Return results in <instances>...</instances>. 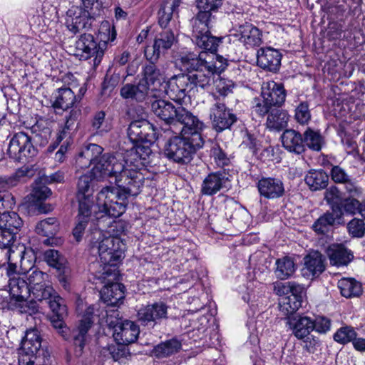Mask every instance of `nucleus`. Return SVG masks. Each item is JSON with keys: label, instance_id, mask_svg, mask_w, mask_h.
Segmentation results:
<instances>
[{"label": "nucleus", "instance_id": "nucleus-1", "mask_svg": "<svg viewBox=\"0 0 365 365\" xmlns=\"http://www.w3.org/2000/svg\"><path fill=\"white\" fill-rule=\"evenodd\" d=\"M150 153L148 148L137 145L127 152L126 159L103 157L93 170V175L99 180L114 178L117 188L106 186L98 193L96 203L100 212L115 218L125 212L128 197L140 192L144 180L140 172L142 160H145Z\"/></svg>", "mask_w": 365, "mask_h": 365}, {"label": "nucleus", "instance_id": "nucleus-2", "mask_svg": "<svg viewBox=\"0 0 365 365\" xmlns=\"http://www.w3.org/2000/svg\"><path fill=\"white\" fill-rule=\"evenodd\" d=\"M180 62L187 73L174 75L166 82L165 91L169 98L181 102L186 96L205 89L214 81L215 74L225 71L227 61L220 55L187 53L180 56Z\"/></svg>", "mask_w": 365, "mask_h": 365}, {"label": "nucleus", "instance_id": "nucleus-3", "mask_svg": "<svg viewBox=\"0 0 365 365\" xmlns=\"http://www.w3.org/2000/svg\"><path fill=\"white\" fill-rule=\"evenodd\" d=\"M91 252L98 255L102 272L99 271V278L106 279L111 273V267L115 266L124 256L125 245L117 237L106 236L101 229L93 232L90 240Z\"/></svg>", "mask_w": 365, "mask_h": 365}, {"label": "nucleus", "instance_id": "nucleus-4", "mask_svg": "<svg viewBox=\"0 0 365 365\" xmlns=\"http://www.w3.org/2000/svg\"><path fill=\"white\" fill-rule=\"evenodd\" d=\"M98 36L100 38L98 43L94 40L93 36L88 34H82L76 42V55L84 60L94 57L95 66L101 63L104 51L107 48V43L115 39L116 33L114 27H111L108 21L103 22Z\"/></svg>", "mask_w": 365, "mask_h": 365}, {"label": "nucleus", "instance_id": "nucleus-5", "mask_svg": "<svg viewBox=\"0 0 365 365\" xmlns=\"http://www.w3.org/2000/svg\"><path fill=\"white\" fill-rule=\"evenodd\" d=\"M203 145H196V141L186 136H175L165 146L164 153L170 160L179 164H187L192 158L197 148Z\"/></svg>", "mask_w": 365, "mask_h": 365}, {"label": "nucleus", "instance_id": "nucleus-6", "mask_svg": "<svg viewBox=\"0 0 365 365\" xmlns=\"http://www.w3.org/2000/svg\"><path fill=\"white\" fill-rule=\"evenodd\" d=\"M10 294L19 302L18 307L20 312L28 313L30 315L37 312L36 303L32 300L28 301L31 297V289L26 278L24 276L12 277L9 280Z\"/></svg>", "mask_w": 365, "mask_h": 365}, {"label": "nucleus", "instance_id": "nucleus-7", "mask_svg": "<svg viewBox=\"0 0 365 365\" xmlns=\"http://www.w3.org/2000/svg\"><path fill=\"white\" fill-rule=\"evenodd\" d=\"M26 248L24 245H18L15 249L6 251L5 256L7 258L8 265L6 268V275L9 279L12 277L24 276L30 272L33 264L24 257Z\"/></svg>", "mask_w": 365, "mask_h": 365}, {"label": "nucleus", "instance_id": "nucleus-8", "mask_svg": "<svg viewBox=\"0 0 365 365\" xmlns=\"http://www.w3.org/2000/svg\"><path fill=\"white\" fill-rule=\"evenodd\" d=\"M178 112L180 113L176 119V123H179L182 125L180 128L181 135L194 140L196 141V145H203L201 132L204 128V123L183 107H180Z\"/></svg>", "mask_w": 365, "mask_h": 365}, {"label": "nucleus", "instance_id": "nucleus-9", "mask_svg": "<svg viewBox=\"0 0 365 365\" xmlns=\"http://www.w3.org/2000/svg\"><path fill=\"white\" fill-rule=\"evenodd\" d=\"M7 154L16 161L24 158H31L36 154V150L31 141V137L24 132L16 133L10 140Z\"/></svg>", "mask_w": 365, "mask_h": 365}, {"label": "nucleus", "instance_id": "nucleus-10", "mask_svg": "<svg viewBox=\"0 0 365 365\" xmlns=\"http://www.w3.org/2000/svg\"><path fill=\"white\" fill-rule=\"evenodd\" d=\"M168 306L163 302H157L141 307L137 312L138 321L143 326L153 327L168 317Z\"/></svg>", "mask_w": 365, "mask_h": 365}, {"label": "nucleus", "instance_id": "nucleus-11", "mask_svg": "<svg viewBox=\"0 0 365 365\" xmlns=\"http://www.w3.org/2000/svg\"><path fill=\"white\" fill-rule=\"evenodd\" d=\"M210 118L213 128L217 132L230 128L237 120V117L232 110L225 103L218 101L211 107Z\"/></svg>", "mask_w": 365, "mask_h": 365}, {"label": "nucleus", "instance_id": "nucleus-12", "mask_svg": "<svg viewBox=\"0 0 365 365\" xmlns=\"http://www.w3.org/2000/svg\"><path fill=\"white\" fill-rule=\"evenodd\" d=\"M175 41V36L170 29L163 30L155 38L153 46L145 50V56L150 61H156L162 54H165Z\"/></svg>", "mask_w": 365, "mask_h": 365}, {"label": "nucleus", "instance_id": "nucleus-13", "mask_svg": "<svg viewBox=\"0 0 365 365\" xmlns=\"http://www.w3.org/2000/svg\"><path fill=\"white\" fill-rule=\"evenodd\" d=\"M66 26L73 34L80 32L83 29L89 28L92 14L78 6H72L66 13Z\"/></svg>", "mask_w": 365, "mask_h": 365}, {"label": "nucleus", "instance_id": "nucleus-14", "mask_svg": "<svg viewBox=\"0 0 365 365\" xmlns=\"http://www.w3.org/2000/svg\"><path fill=\"white\" fill-rule=\"evenodd\" d=\"M103 148L101 146L97 144H89L83 148L79 153L76 162L81 168L88 167L89 165L93 164V168L91 170V174L93 175V170L96 168L103 157L108 155L111 157L117 156L118 158H124L120 153H106L103 155Z\"/></svg>", "mask_w": 365, "mask_h": 365}, {"label": "nucleus", "instance_id": "nucleus-15", "mask_svg": "<svg viewBox=\"0 0 365 365\" xmlns=\"http://www.w3.org/2000/svg\"><path fill=\"white\" fill-rule=\"evenodd\" d=\"M229 185L230 180L225 172H213L203 180L200 192L204 195L212 196L222 189H227Z\"/></svg>", "mask_w": 365, "mask_h": 365}, {"label": "nucleus", "instance_id": "nucleus-16", "mask_svg": "<svg viewBox=\"0 0 365 365\" xmlns=\"http://www.w3.org/2000/svg\"><path fill=\"white\" fill-rule=\"evenodd\" d=\"M113 338L118 344L128 345L135 342L140 334L138 325L132 321L125 320L113 327Z\"/></svg>", "mask_w": 365, "mask_h": 365}, {"label": "nucleus", "instance_id": "nucleus-17", "mask_svg": "<svg viewBox=\"0 0 365 365\" xmlns=\"http://www.w3.org/2000/svg\"><path fill=\"white\" fill-rule=\"evenodd\" d=\"M235 36L246 47L259 46L262 43L261 31L252 24L246 22L239 26Z\"/></svg>", "mask_w": 365, "mask_h": 365}, {"label": "nucleus", "instance_id": "nucleus-18", "mask_svg": "<svg viewBox=\"0 0 365 365\" xmlns=\"http://www.w3.org/2000/svg\"><path fill=\"white\" fill-rule=\"evenodd\" d=\"M343 213L339 205H333L331 210L327 211L313 224V230L319 234H324L331 227L341 222Z\"/></svg>", "mask_w": 365, "mask_h": 365}, {"label": "nucleus", "instance_id": "nucleus-19", "mask_svg": "<svg viewBox=\"0 0 365 365\" xmlns=\"http://www.w3.org/2000/svg\"><path fill=\"white\" fill-rule=\"evenodd\" d=\"M180 107L175 106L170 101L158 99L151 104V109L154 115L168 125H175Z\"/></svg>", "mask_w": 365, "mask_h": 365}, {"label": "nucleus", "instance_id": "nucleus-20", "mask_svg": "<svg viewBox=\"0 0 365 365\" xmlns=\"http://www.w3.org/2000/svg\"><path fill=\"white\" fill-rule=\"evenodd\" d=\"M154 135L153 125L145 119L131 122L128 128V135L133 142L150 141Z\"/></svg>", "mask_w": 365, "mask_h": 365}, {"label": "nucleus", "instance_id": "nucleus-21", "mask_svg": "<svg viewBox=\"0 0 365 365\" xmlns=\"http://www.w3.org/2000/svg\"><path fill=\"white\" fill-rule=\"evenodd\" d=\"M261 93L274 108L281 107L285 101L286 91L284 86L273 81L262 83Z\"/></svg>", "mask_w": 365, "mask_h": 365}, {"label": "nucleus", "instance_id": "nucleus-22", "mask_svg": "<svg viewBox=\"0 0 365 365\" xmlns=\"http://www.w3.org/2000/svg\"><path fill=\"white\" fill-rule=\"evenodd\" d=\"M304 297V287H295L291 294L280 299L279 302L280 311L286 316L292 314L302 306Z\"/></svg>", "mask_w": 365, "mask_h": 365}, {"label": "nucleus", "instance_id": "nucleus-23", "mask_svg": "<svg viewBox=\"0 0 365 365\" xmlns=\"http://www.w3.org/2000/svg\"><path fill=\"white\" fill-rule=\"evenodd\" d=\"M260 195L267 199H276L284 193V184L281 180L274 178H262L257 182Z\"/></svg>", "mask_w": 365, "mask_h": 365}, {"label": "nucleus", "instance_id": "nucleus-24", "mask_svg": "<svg viewBox=\"0 0 365 365\" xmlns=\"http://www.w3.org/2000/svg\"><path fill=\"white\" fill-rule=\"evenodd\" d=\"M41 347V338L39 331L36 329H29L26 331L25 336L21 341L19 356L33 359Z\"/></svg>", "mask_w": 365, "mask_h": 365}, {"label": "nucleus", "instance_id": "nucleus-25", "mask_svg": "<svg viewBox=\"0 0 365 365\" xmlns=\"http://www.w3.org/2000/svg\"><path fill=\"white\" fill-rule=\"evenodd\" d=\"M257 64L269 71L276 72L280 66L282 55L272 48H262L257 51Z\"/></svg>", "mask_w": 365, "mask_h": 365}, {"label": "nucleus", "instance_id": "nucleus-26", "mask_svg": "<svg viewBox=\"0 0 365 365\" xmlns=\"http://www.w3.org/2000/svg\"><path fill=\"white\" fill-rule=\"evenodd\" d=\"M287 324L299 339L307 337L314 330V320L307 316H296L287 319Z\"/></svg>", "mask_w": 365, "mask_h": 365}, {"label": "nucleus", "instance_id": "nucleus-27", "mask_svg": "<svg viewBox=\"0 0 365 365\" xmlns=\"http://www.w3.org/2000/svg\"><path fill=\"white\" fill-rule=\"evenodd\" d=\"M124 288L120 283H108L101 289V297L108 306L118 307L124 299Z\"/></svg>", "mask_w": 365, "mask_h": 365}, {"label": "nucleus", "instance_id": "nucleus-28", "mask_svg": "<svg viewBox=\"0 0 365 365\" xmlns=\"http://www.w3.org/2000/svg\"><path fill=\"white\" fill-rule=\"evenodd\" d=\"M327 253L330 264L336 267L346 266L354 257L351 251L341 244L330 245Z\"/></svg>", "mask_w": 365, "mask_h": 365}, {"label": "nucleus", "instance_id": "nucleus-29", "mask_svg": "<svg viewBox=\"0 0 365 365\" xmlns=\"http://www.w3.org/2000/svg\"><path fill=\"white\" fill-rule=\"evenodd\" d=\"M153 62L150 61L144 67L143 78L140 81V83L145 84L148 93L151 86H153L152 90H157L165 79V72L158 68Z\"/></svg>", "mask_w": 365, "mask_h": 365}, {"label": "nucleus", "instance_id": "nucleus-30", "mask_svg": "<svg viewBox=\"0 0 365 365\" xmlns=\"http://www.w3.org/2000/svg\"><path fill=\"white\" fill-rule=\"evenodd\" d=\"M281 138L283 147L289 152L299 155L305 151L302 135L295 130H285Z\"/></svg>", "mask_w": 365, "mask_h": 365}, {"label": "nucleus", "instance_id": "nucleus-31", "mask_svg": "<svg viewBox=\"0 0 365 365\" xmlns=\"http://www.w3.org/2000/svg\"><path fill=\"white\" fill-rule=\"evenodd\" d=\"M93 311V308L88 307L86 316L81 320L78 327L73 331V344L76 347L79 348V351H81L84 347L86 334L93 324L91 319Z\"/></svg>", "mask_w": 365, "mask_h": 365}, {"label": "nucleus", "instance_id": "nucleus-32", "mask_svg": "<svg viewBox=\"0 0 365 365\" xmlns=\"http://www.w3.org/2000/svg\"><path fill=\"white\" fill-rule=\"evenodd\" d=\"M325 269L323 256L319 252L310 253L304 258V274L308 277H318Z\"/></svg>", "mask_w": 365, "mask_h": 365}, {"label": "nucleus", "instance_id": "nucleus-33", "mask_svg": "<svg viewBox=\"0 0 365 365\" xmlns=\"http://www.w3.org/2000/svg\"><path fill=\"white\" fill-rule=\"evenodd\" d=\"M289 118L286 110L275 107L267 115L265 125L269 130L280 131L287 126Z\"/></svg>", "mask_w": 365, "mask_h": 365}, {"label": "nucleus", "instance_id": "nucleus-34", "mask_svg": "<svg viewBox=\"0 0 365 365\" xmlns=\"http://www.w3.org/2000/svg\"><path fill=\"white\" fill-rule=\"evenodd\" d=\"M211 21L212 14H207L205 12L197 13L196 16L191 20L194 40L210 34Z\"/></svg>", "mask_w": 365, "mask_h": 365}, {"label": "nucleus", "instance_id": "nucleus-35", "mask_svg": "<svg viewBox=\"0 0 365 365\" xmlns=\"http://www.w3.org/2000/svg\"><path fill=\"white\" fill-rule=\"evenodd\" d=\"M182 0H163L162 6L158 11V24L161 28L166 29Z\"/></svg>", "mask_w": 365, "mask_h": 365}, {"label": "nucleus", "instance_id": "nucleus-36", "mask_svg": "<svg viewBox=\"0 0 365 365\" xmlns=\"http://www.w3.org/2000/svg\"><path fill=\"white\" fill-rule=\"evenodd\" d=\"M148 94L145 84L140 82L136 86L125 84L120 89V95L123 98L135 100L138 102L145 101Z\"/></svg>", "mask_w": 365, "mask_h": 365}, {"label": "nucleus", "instance_id": "nucleus-37", "mask_svg": "<svg viewBox=\"0 0 365 365\" xmlns=\"http://www.w3.org/2000/svg\"><path fill=\"white\" fill-rule=\"evenodd\" d=\"M274 274L280 280L289 278L295 272L296 267L293 259L289 257L277 259L275 262Z\"/></svg>", "mask_w": 365, "mask_h": 365}, {"label": "nucleus", "instance_id": "nucleus-38", "mask_svg": "<svg viewBox=\"0 0 365 365\" xmlns=\"http://www.w3.org/2000/svg\"><path fill=\"white\" fill-rule=\"evenodd\" d=\"M75 99V94L71 88H61L57 91L52 106L54 108L67 110L73 105Z\"/></svg>", "mask_w": 365, "mask_h": 365}, {"label": "nucleus", "instance_id": "nucleus-39", "mask_svg": "<svg viewBox=\"0 0 365 365\" xmlns=\"http://www.w3.org/2000/svg\"><path fill=\"white\" fill-rule=\"evenodd\" d=\"M307 185L312 190L325 188L328 185L329 177L323 170H310L304 179Z\"/></svg>", "mask_w": 365, "mask_h": 365}, {"label": "nucleus", "instance_id": "nucleus-40", "mask_svg": "<svg viewBox=\"0 0 365 365\" xmlns=\"http://www.w3.org/2000/svg\"><path fill=\"white\" fill-rule=\"evenodd\" d=\"M342 296L346 298L359 297L362 293L361 284L352 278H343L338 282Z\"/></svg>", "mask_w": 365, "mask_h": 365}, {"label": "nucleus", "instance_id": "nucleus-41", "mask_svg": "<svg viewBox=\"0 0 365 365\" xmlns=\"http://www.w3.org/2000/svg\"><path fill=\"white\" fill-rule=\"evenodd\" d=\"M22 225V220L15 212H4L0 215V227L14 232V234H17Z\"/></svg>", "mask_w": 365, "mask_h": 365}, {"label": "nucleus", "instance_id": "nucleus-42", "mask_svg": "<svg viewBox=\"0 0 365 365\" xmlns=\"http://www.w3.org/2000/svg\"><path fill=\"white\" fill-rule=\"evenodd\" d=\"M33 175V170L29 167H23L16 171L14 175L8 178H0V188L6 190L15 187L23 180V178H30Z\"/></svg>", "mask_w": 365, "mask_h": 365}, {"label": "nucleus", "instance_id": "nucleus-43", "mask_svg": "<svg viewBox=\"0 0 365 365\" xmlns=\"http://www.w3.org/2000/svg\"><path fill=\"white\" fill-rule=\"evenodd\" d=\"M44 259L46 263L57 269L60 274H65L66 271V259L57 250H48L44 252Z\"/></svg>", "mask_w": 365, "mask_h": 365}, {"label": "nucleus", "instance_id": "nucleus-44", "mask_svg": "<svg viewBox=\"0 0 365 365\" xmlns=\"http://www.w3.org/2000/svg\"><path fill=\"white\" fill-rule=\"evenodd\" d=\"M303 136V141L305 144V147L307 146L309 149L314 151L321 150L324 142L319 131H316L308 128L304 131Z\"/></svg>", "mask_w": 365, "mask_h": 365}, {"label": "nucleus", "instance_id": "nucleus-45", "mask_svg": "<svg viewBox=\"0 0 365 365\" xmlns=\"http://www.w3.org/2000/svg\"><path fill=\"white\" fill-rule=\"evenodd\" d=\"M181 348L180 342L177 339H170L155 347V354L158 357L163 358L175 354Z\"/></svg>", "mask_w": 365, "mask_h": 365}, {"label": "nucleus", "instance_id": "nucleus-46", "mask_svg": "<svg viewBox=\"0 0 365 365\" xmlns=\"http://www.w3.org/2000/svg\"><path fill=\"white\" fill-rule=\"evenodd\" d=\"M196 45L206 51L215 53L217 51L220 43H222V38H217L209 34H205L194 40Z\"/></svg>", "mask_w": 365, "mask_h": 365}, {"label": "nucleus", "instance_id": "nucleus-47", "mask_svg": "<svg viewBox=\"0 0 365 365\" xmlns=\"http://www.w3.org/2000/svg\"><path fill=\"white\" fill-rule=\"evenodd\" d=\"M108 350L115 361L125 364L130 358V353L127 345L124 344H115L109 345Z\"/></svg>", "mask_w": 365, "mask_h": 365}, {"label": "nucleus", "instance_id": "nucleus-48", "mask_svg": "<svg viewBox=\"0 0 365 365\" xmlns=\"http://www.w3.org/2000/svg\"><path fill=\"white\" fill-rule=\"evenodd\" d=\"M58 224L56 218L48 217L41 220L36 226V231L38 234L43 236H52L58 230Z\"/></svg>", "mask_w": 365, "mask_h": 365}, {"label": "nucleus", "instance_id": "nucleus-49", "mask_svg": "<svg viewBox=\"0 0 365 365\" xmlns=\"http://www.w3.org/2000/svg\"><path fill=\"white\" fill-rule=\"evenodd\" d=\"M76 199L78 202L77 217L90 220L94 205L93 196H76Z\"/></svg>", "mask_w": 365, "mask_h": 365}, {"label": "nucleus", "instance_id": "nucleus-50", "mask_svg": "<svg viewBox=\"0 0 365 365\" xmlns=\"http://www.w3.org/2000/svg\"><path fill=\"white\" fill-rule=\"evenodd\" d=\"M274 108L270 102L263 98L262 95L259 97L255 98L252 102V111L256 115L264 117Z\"/></svg>", "mask_w": 365, "mask_h": 365}, {"label": "nucleus", "instance_id": "nucleus-51", "mask_svg": "<svg viewBox=\"0 0 365 365\" xmlns=\"http://www.w3.org/2000/svg\"><path fill=\"white\" fill-rule=\"evenodd\" d=\"M53 315L65 317L67 315V307L65 304L64 299L61 297L56 292L53 293V296L47 300Z\"/></svg>", "mask_w": 365, "mask_h": 365}, {"label": "nucleus", "instance_id": "nucleus-52", "mask_svg": "<svg viewBox=\"0 0 365 365\" xmlns=\"http://www.w3.org/2000/svg\"><path fill=\"white\" fill-rule=\"evenodd\" d=\"M92 177L95 178L91 173V175H83L79 178L77 184L76 196H93L94 190L91 185Z\"/></svg>", "mask_w": 365, "mask_h": 365}, {"label": "nucleus", "instance_id": "nucleus-53", "mask_svg": "<svg viewBox=\"0 0 365 365\" xmlns=\"http://www.w3.org/2000/svg\"><path fill=\"white\" fill-rule=\"evenodd\" d=\"M356 335L357 334L353 327L346 326L337 330L334 335V339L341 344H346L351 341L354 345V341L358 339Z\"/></svg>", "mask_w": 365, "mask_h": 365}, {"label": "nucleus", "instance_id": "nucleus-54", "mask_svg": "<svg viewBox=\"0 0 365 365\" xmlns=\"http://www.w3.org/2000/svg\"><path fill=\"white\" fill-rule=\"evenodd\" d=\"M31 272L26 277V281L31 291H32L36 288H39V286H41L46 282L48 275L37 268L32 269L31 267Z\"/></svg>", "mask_w": 365, "mask_h": 365}, {"label": "nucleus", "instance_id": "nucleus-55", "mask_svg": "<svg viewBox=\"0 0 365 365\" xmlns=\"http://www.w3.org/2000/svg\"><path fill=\"white\" fill-rule=\"evenodd\" d=\"M16 235L14 232L0 227V249L9 251L15 249L18 245H14Z\"/></svg>", "mask_w": 365, "mask_h": 365}, {"label": "nucleus", "instance_id": "nucleus-56", "mask_svg": "<svg viewBox=\"0 0 365 365\" xmlns=\"http://www.w3.org/2000/svg\"><path fill=\"white\" fill-rule=\"evenodd\" d=\"M55 292L53 288L46 284L45 282L41 286H39V288H36L31 292V297L32 296L31 300L47 301L51 297L53 296Z\"/></svg>", "mask_w": 365, "mask_h": 365}, {"label": "nucleus", "instance_id": "nucleus-57", "mask_svg": "<svg viewBox=\"0 0 365 365\" xmlns=\"http://www.w3.org/2000/svg\"><path fill=\"white\" fill-rule=\"evenodd\" d=\"M229 217L237 226H241L242 224L245 225L249 220V213L245 208L235 204L233 212Z\"/></svg>", "mask_w": 365, "mask_h": 365}, {"label": "nucleus", "instance_id": "nucleus-58", "mask_svg": "<svg viewBox=\"0 0 365 365\" xmlns=\"http://www.w3.org/2000/svg\"><path fill=\"white\" fill-rule=\"evenodd\" d=\"M210 155L218 167H224L230 163V158L217 143H212Z\"/></svg>", "mask_w": 365, "mask_h": 365}, {"label": "nucleus", "instance_id": "nucleus-59", "mask_svg": "<svg viewBox=\"0 0 365 365\" xmlns=\"http://www.w3.org/2000/svg\"><path fill=\"white\" fill-rule=\"evenodd\" d=\"M294 118L301 125L307 124L311 120V113L307 102L300 103L295 108Z\"/></svg>", "mask_w": 365, "mask_h": 365}, {"label": "nucleus", "instance_id": "nucleus-60", "mask_svg": "<svg viewBox=\"0 0 365 365\" xmlns=\"http://www.w3.org/2000/svg\"><path fill=\"white\" fill-rule=\"evenodd\" d=\"M214 83L217 93L224 97L231 93L235 88L234 82L225 78H218Z\"/></svg>", "mask_w": 365, "mask_h": 365}, {"label": "nucleus", "instance_id": "nucleus-61", "mask_svg": "<svg viewBox=\"0 0 365 365\" xmlns=\"http://www.w3.org/2000/svg\"><path fill=\"white\" fill-rule=\"evenodd\" d=\"M273 287L274 292L277 295L284 297L291 294L295 287L302 286L292 282H275L273 283Z\"/></svg>", "mask_w": 365, "mask_h": 365}, {"label": "nucleus", "instance_id": "nucleus-62", "mask_svg": "<svg viewBox=\"0 0 365 365\" xmlns=\"http://www.w3.org/2000/svg\"><path fill=\"white\" fill-rule=\"evenodd\" d=\"M51 195V190L41 182L36 181L31 193L34 200L41 201Z\"/></svg>", "mask_w": 365, "mask_h": 365}, {"label": "nucleus", "instance_id": "nucleus-63", "mask_svg": "<svg viewBox=\"0 0 365 365\" xmlns=\"http://www.w3.org/2000/svg\"><path fill=\"white\" fill-rule=\"evenodd\" d=\"M347 230L352 237H361L365 232V223L362 220L354 218L347 224Z\"/></svg>", "mask_w": 365, "mask_h": 365}, {"label": "nucleus", "instance_id": "nucleus-64", "mask_svg": "<svg viewBox=\"0 0 365 365\" xmlns=\"http://www.w3.org/2000/svg\"><path fill=\"white\" fill-rule=\"evenodd\" d=\"M222 4V0H198L197 8L199 12L211 14L212 11H217Z\"/></svg>", "mask_w": 365, "mask_h": 365}]
</instances>
